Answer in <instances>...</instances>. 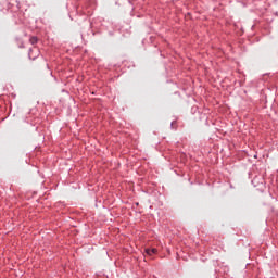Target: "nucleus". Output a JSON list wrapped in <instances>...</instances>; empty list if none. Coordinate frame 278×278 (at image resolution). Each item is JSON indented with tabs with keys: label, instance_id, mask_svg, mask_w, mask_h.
<instances>
[{
	"label": "nucleus",
	"instance_id": "nucleus-1",
	"mask_svg": "<svg viewBox=\"0 0 278 278\" xmlns=\"http://www.w3.org/2000/svg\"><path fill=\"white\" fill-rule=\"evenodd\" d=\"M155 253H157V249H155V248H146L144 249V254L149 255L150 257L152 255H155Z\"/></svg>",
	"mask_w": 278,
	"mask_h": 278
},
{
	"label": "nucleus",
	"instance_id": "nucleus-2",
	"mask_svg": "<svg viewBox=\"0 0 278 278\" xmlns=\"http://www.w3.org/2000/svg\"><path fill=\"white\" fill-rule=\"evenodd\" d=\"M31 41H33V43L36 42V38H33Z\"/></svg>",
	"mask_w": 278,
	"mask_h": 278
}]
</instances>
